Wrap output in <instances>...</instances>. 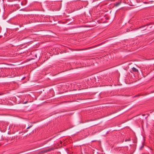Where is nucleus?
Masks as SVG:
<instances>
[{"label": "nucleus", "instance_id": "2", "mask_svg": "<svg viewBox=\"0 0 154 154\" xmlns=\"http://www.w3.org/2000/svg\"><path fill=\"white\" fill-rule=\"evenodd\" d=\"M55 149V147L54 146L52 147H51V148H49V149H48V152L50 151L51 150H54Z\"/></svg>", "mask_w": 154, "mask_h": 154}, {"label": "nucleus", "instance_id": "1", "mask_svg": "<svg viewBox=\"0 0 154 154\" xmlns=\"http://www.w3.org/2000/svg\"><path fill=\"white\" fill-rule=\"evenodd\" d=\"M132 71L134 72H138V70L137 69L134 67H133L132 68Z\"/></svg>", "mask_w": 154, "mask_h": 154}, {"label": "nucleus", "instance_id": "10", "mask_svg": "<svg viewBox=\"0 0 154 154\" xmlns=\"http://www.w3.org/2000/svg\"><path fill=\"white\" fill-rule=\"evenodd\" d=\"M1 94H0V95H1Z\"/></svg>", "mask_w": 154, "mask_h": 154}, {"label": "nucleus", "instance_id": "3", "mask_svg": "<svg viewBox=\"0 0 154 154\" xmlns=\"http://www.w3.org/2000/svg\"><path fill=\"white\" fill-rule=\"evenodd\" d=\"M51 140V139H49V140H47V141H45L44 142L42 143V146H43L46 144L48 141H50Z\"/></svg>", "mask_w": 154, "mask_h": 154}, {"label": "nucleus", "instance_id": "6", "mask_svg": "<svg viewBox=\"0 0 154 154\" xmlns=\"http://www.w3.org/2000/svg\"><path fill=\"white\" fill-rule=\"evenodd\" d=\"M32 127V125H30L29 127L30 128H31Z\"/></svg>", "mask_w": 154, "mask_h": 154}, {"label": "nucleus", "instance_id": "4", "mask_svg": "<svg viewBox=\"0 0 154 154\" xmlns=\"http://www.w3.org/2000/svg\"><path fill=\"white\" fill-rule=\"evenodd\" d=\"M41 152H42L45 153L48 152V149H44V150H42Z\"/></svg>", "mask_w": 154, "mask_h": 154}, {"label": "nucleus", "instance_id": "8", "mask_svg": "<svg viewBox=\"0 0 154 154\" xmlns=\"http://www.w3.org/2000/svg\"><path fill=\"white\" fill-rule=\"evenodd\" d=\"M29 127H28L27 128V129H29Z\"/></svg>", "mask_w": 154, "mask_h": 154}, {"label": "nucleus", "instance_id": "7", "mask_svg": "<svg viewBox=\"0 0 154 154\" xmlns=\"http://www.w3.org/2000/svg\"><path fill=\"white\" fill-rule=\"evenodd\" d=\"M27 103V102H25L24 103Z\"/></svg>", "mask_w": 154, "mask_h": 154}, {"label": "nucleus", "instance_id": "5", "mask_svg": "<svg viewBox=\"0 0 154 154\" xmlns=\"http://www.w3.org/2000/svg\"><path fill=\"white\" fill-rule=\"evenodd\" d=\"M121 3V2H116L115 5L116 7H117Z\"/></svg>", "mask_w": 154, "mask_h": 154}, {"label": "nucleus", "instance_id": "9", "mask_svg": "<svg viewBox=\"0 0 154 154\" xmlns=\"http://www.w3.org/2000/svg\"><path fill=\"white\" fill-rule=\"evenodd\" d=\"M130 140H129H129H128V141H130Z\"/></svg>", "mask_w": 154, "mask_h": 154}]
</instances>
